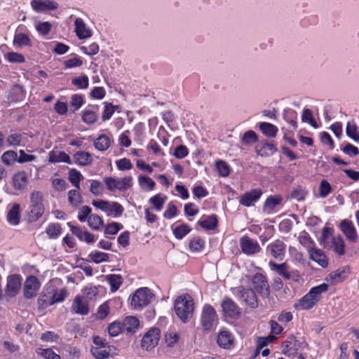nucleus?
<instances>
[{"mask_svg":"<svg viewBox=\"0 0 359 359\" xmlns=\"http://www.w3.org/2000/svg\"><path fill=\"white\" fill-rule=\"evenodd\" d=\"M166 201V196L162 194H157L149 198V203L154 210L157 212H160L162 210Z\"/></svg>","mask_w":359,"mask_h":359,"instance_id":"37","label":"nucleus"},{"mask_svg":"<svg viewBox=\"0 0 359 359\" xmlns=\"http://www.w3.org/2000/svg\"><path fill=\"white\" fill-rule=\"evenodd\" d=\"M191 229L188 224H182L176 226L173 229V234L177 239H182L185 236H187L190 231Z\"/></svg>","mask_w":359,"mask_h":359,"instance_id":"48","label":"nucleus"},{"mask_svg":"<svg viewBox=\"0 0 359 359\" xmlns=\"http://www.w3.org/2000/svg\"><path fill=\"white\" fill-rule=\"evenodd\" d=\"M121 332H124V330L121 322H114L108 327V333L110 337H116Z\"/></svg>","mask_w":359,"mask_h":359,"instance_id":"61","label":"nucleus"},{"mask_svg":"<svg viewBox=\"0 0 359 359\" xmlns=\"http://www.w3.org/2000/svg\"><path fill=\"white\" fill-rule=\"evenodd\" d=\"M132 176H126L123 178L114 177H105L103 182L108 191L115 192L116 191H124L130 188L133 184Z\"/></svg>","mask_w":359,"mask_h":359,"instance_id":"5","label":"nucleus"},{"mask_svg":"<svg viewBox=\"0 0 359 359\" xmlns=\"http://www.w3.org/2000/svg\"><path fill=\"white\" fill-rule=\"evenodd\" d=\"M46 232L50 238H57L61 234V227L59 224H50L47 226Z\"/></svg>","mask_w":359,"mask_h":359,"instance_id":"58","label":"nucleus"},{"mask_svg":"<svg viewBox=\"0 0 359 359\" xmlns=\"http://www.w3.org/2000/svg\"><path fill=\"white\" fill-rule=\"evenodd\" d=\"M340 230L342 231L346 239L351 242L356 241L358 237L355 227L353 222L348 219H343L340 223Z\"/></svg>","mask_w":359,"mask_h":359,"instance_id":"23","label":"nucleus"},{"mask_svg":"<svg viewBox=\"0 0 359 359\" xmlns=\"http://www.w3.org/2000/svg\"><path fill=\"white\" fill-rule=\"evenodd\" d=\"M216 169L221 177H227L231 172L230 166L222 160H218L215 163Z\"/></svg>","mask_w":359,"mask_h":359,"instance_id":"50","label":"nucleus"},{"mask_svg":"<svg viewBox=\"0 0 359 359\" xmlns=\"http://www.w3.org/2000/svg\"><path fill=\"white\" fill-rule=\"evenodd\" d=\"M161 332L158 328L150 329L142 339V346L144 349L149 351L158 345L160 339Z\"/></svg>","mask_w":359,"mask_h":359,"instance_id":"13","label":"nucleus"},{"mask_svg":"<svg viewBox=\"0 0 359 359\" xmlns=\"http://www.w3.org/2000/svg\"><path fill=\"white\" fill-rule=\"evenodd\" d=\"M89 257L93 262L96 264L109 261L108 254L97 250L92 251L89 255Z\"/></svg>","mask_w":359,"mask_h":359,"instance_id":"51","label":"nucleus"},{"mask_svg":"<svg viewBox=\"0 0 359 359\" xmlns=\"http://www.w3.org/2000/svg\"><path fill=\"white\" fill-rule=\"evenodd\" d=\"M114 347L109 346L106 340L99 336L93 337V346L91 353L95 359H107L109 357Z\"/></svg>","mask_w":359,"mask_h":359,"instance_id":"7","label":"nucleus"},{"mask_svg":"<svg viewBox=\"0 0 359 359\" xmlns=\"http://www.w3.org/2000/svg\"><path fill=\"white\" fill-rule=\"evenodd\" d=\"M310 258L317 262L322 267H326L328 264L327 259L324 252L316 248H311L309 250Z\"/></svg>","mask_w":359,"mask_h":359,"instance_id":"29","label":"nucleus"},{"mask_svg":"<svg viewBox=\"0 0 359 359\" xmlns=\"http://www.w3.org/2000/svg\"><path fill=\"white\" fill-rule=\"evenodd\" d=\"M74 26V32L79 39H86L92 36V29L84 22L82 18H76Z\"/></svg>","mask_w":359,"mask_h":359,"instance_id":"21","label":"nucleus"},{"mask_svg":"<svg viewBox=\"0 0 359 359\" xmlns=\"http://www.w3.org/2000/svg\"><path fill=\"white\" fill-rule=\"evenodd\" d=\"M25 91L22 86L20 85H14L10 90L9 97L13 102H20L25 99Z\"/></svg>","mask_w":359,"mask_h":359,"instance_id":"39","label":"nucleus"},{"mask_svg":"<svg viewBox=\"0 0 359 359\" xmlns=\"http://www.w3.org/2000/svg\"><path fill=\"white\" fill-rule=\"evenodd\" d=\"M41 287V283L34 276H29L23 286V294L26 299H32L36 296L39 289Z\"/></svg>","mask_w":359,"mask_h":359,"instance_id":"11","label":"nucleus"},{"mask_svg":"<svg viewBox=\"0 0 359 359\" xmlns=\"http://www.w3.org/2000/svg\"><path fill=\"white\" fill-rule=\"evenodd\" d=\"M200 322L205 331H210L215 326L217 322V315L211 305H204L201 311Z\"/></svg>","mask_w":359,"mask_h":359,"instance_id":"9","label":"nucleus"},{"mask_svg":"<svg viewBox=\"0 0 359 359\" xmlns=\"http://www.w3.org/2000/svg\"><path fill=\"white\" fill-rule=\"evenodd\" d=\"M30 5L36 13L54 11L58 8V4L53 0H32Z\"/></svg>","mask_w":359,"mask_h":359,"instance_id":"19","label":"nucleus"},{"mask_svg":"<svg viewBox=\"0 0 359 359\" xmlns=\"http://www.w3.org/2000/svg\"><path fill=\"white\" fill-rule=\"evenodd\" d=\"M72 83L79 89H86L89 85V79L86 75H83L73 79Z\"/></svg>","mask_w":359,"mask_h":359,"instance_id":"60","label":"nucleus"},{"mask_svg":"<svg viewBox=\"0 0 359 359\" xmlns=\"http://www.w3.org/2000/svg\"><path fill=\"white\" fill-rule=\"evenodd\" d=\"M60 280H51L45 286L43 291L38 299L37 304L40 309H46L56 303L62 302L67 296V290L60 286Z\"/></svg>","mask_w":359,"mask_h":359,"instance_id":"1","label":"nucleus"},{"mask_svg":"<svg viewBox=\"0 0 359 359\" xmlns=\"http://www.w3.org/2000/svg\"><path fill=\"white\" fill-rule=\"evenodd\" d=\"M252 284L254 290L262 297H267L269 294V284L262 274L257 273L253 276Z\"/></svg>","mask_w":359,"mask_h":359,"instance_id":"17","label":"nucleus"},{"mask_svg":"<svg viewBox=\"0 0 359 359\" xmlns=\"http://www.w3.org/2000/svg\"><path fill=\"white\" fill-rule=\"evenodd\" d=\"M224 315L232 319L238 318L241 315L240 309L236 304L229 298H225L222 302Z\"/></svg>","mask_w":359,"mask_h":359,"instance_id":"20","label":"nucleus"},{"mask_svg":"<svg viewBox=\"0 0 359 359\" xmlns=\"http://www.w3.org/2000/svg\"><path fill=\"white\" fill-rule=\"evenodd\" d=\"M179 340L177 332L169 330L165 334V341L168 346H173Z\"/></svg>","mask_w":359,"mask_h":359,"instance_id":"59","label":"nucleus"},{"mask_svg":"<svg viewBox=\"0 0 359 359\" xmlns=\"http://www.w3.org/2000/svg\"><path fill=\"white\" fill-rule=\"evenodd\" d=\"M330 230L331 229L330 228H325L323 229V238L322 240L323 244L326 247L329 242H331L333 250L339 255H344L345 246L343 238L340 236L337 237L330 236L329 233H330Z\"/></svg>","mask_w":359,"mask_h":359,"instance_id":"10","label":"nucleus"},{"mask_svg":"<svg viewBox=\"0 0 359 359\" xmlns=\"http://www.w3.org/2000/svg\"><path fill=\"white\" fill-rule=\"evenodd\" d=\"M88 226L93 230L98 231L104 226L103 219L97 215L92 214L88 218Z\"/></svg>","mask_w":359,"mask_h":359,"instance_id":"46","label":"nucleus"},{"mask_svg":"<svg viewBox=\"0 0 359 359\" xmlns=\"http://www.w3.org/2000/svg\"><path fill=\"white\" fill-rule=\"evenodd\" d=\"M257 140V135L253 130H248L245 132L242 137V142L245 145L255 143Z\"/></svg>","mask_w":359,"mask_h":359,"instance_id":"63","label":"nucleus"},{"mask_svg":"<svg viewBox=\"0 0 359 359\" xmlns=\"http://www.w3.org/2000/svg\"><path fill=\"white\" fill-rule=\"evenodd\" d=\"M105 278L109 284L112 292L117 291L123 283L122 276L119 274H109L106 276Z\"/></svg>","mask_w":359,"mask_h":359,"instance_id":"41","label":"nucleus"},{"mask_svg":"<svg viewBox=\"0 0 359 359\" xmlns=\"http://www.w3.org/2000/svg\"><path fill=\"white\" fill-rule=\"evenodd\" d=\"M79 189H72L68 192V201L73 206H77L82 202V196Z\"/></svg>","mask_w":359,"mask_h":359,"instance_id":"49","label":"nucleus"},{"mask_svg":"<svg viewBox=\"0 0 359 359\" xmlns=\"http://www.w3.org/2000/svg\"><path fill=\"white\" fill-rule=\"evenodd\" d=\"M1 158L5 165H11L15 161H18V154L12 150L6 151L2 154Z\"/></svg>","mask_w":359,"mask_h":359,"instance_id":"53","label":"nucleus"},{"mask_svg":"<svg viewBox=\"0 0 359 359\" xmlns=\"http://www.w3.org/2000/svg\"><path fill=\"white\" fill-rule=\"evenodd\" d=\"M205 247V241L199 237H194L189 241V249L192 252H201Z\"/></svg>","mask_w":359,"mask_h":359,"instance_id":"54","label":"nucleus"},{"mask_svg":"<svg viewBox=\"0 0 359 359\" xmlns=\"http://www.w3.org/2000/svg\"><path fill=\"white\" fill-rule=\"evenodd\" d=\"M349 273L350 269L348 266H342L328 274L325 278V280L327 283L334 285L345 280L348 278Z\"/></svg>","mask_w":359,"mask_h":359,"instance_id":"14","label":"nucleus"},{"mask_svg":"<svg viewBox=\"0 0 359 359\" xmlns=\"http://www.w3.org/2000/svg\"><path fill=\"white\" fill-rule=\"evenodd\" d=\"M84 104L83 97L80 94H74L71 97L70 106L74 111L79 109Z\"/></svg>","mask_w":359,"mask_h":359,"instance_id":"64","label":"nucleus"},{"mask_svg":"<svg viewBox=\"0 0 359 359\" xmlns=\"http://www.w3.org/2000/svg\"><path fill=\"white\" fill-rule=\"evenodd\" d=\"M138 184L142 189L146 191H152L155 186V182L149 177L140 175L138 177Z\"/></svg>","mask_w":359,"mask_h":359,"instance_id":"42","label":"nucleus"},{"mask_svg":"<svg viewBox=\"0 0 359 359\" xmlns=\"http://www.w3.org/2000/svg\"><path fill=\"white\" fill-rule=\"evenodd\" d=\"M82 178L83 175L79 170L74 168L69 170L68 179L76 189H80V182Z\"/></svg>","mask_w":359,"mask_h":359,"instance_id":"45","label":"nucleus"},{"mask_svg":"<svg viewBox=\"0 0 359 359\" xmlns=\"http://www.w3.org/2000/svg\"><path fill=\"white\" fill-rule=\"evenodd\" d=\"M73 158L74 163L81 166L89 165L93 161L92 155L89 152L84 151L76 152Z\"/></svg>","mask_w":359,"mask_h":359,"instance_id":"33","label":"nucleus"},{"mask_svg":"<svg viewBox=\"0 0 359 359\" xmlns=\"http://www.w3.org/2000/svg\"><path fill=\"white\" fill-rule=\"evenodd\" d=\"M263 192L260 189H253L241 195L239 203L245 207L254 205V204L259 200Z\"/></svg>","mask_w":359,"mask_h":359,"instance_id":"18","label":"nucleus"},{"mask_svg":"<svg viewBox=\"0 0 359 359\" xmlns=\"http://www.w3.org/2000/svg\"><path fill=\"white\" fill-rule=\"evenodd\" d=\"M4 57L11 63H23L25 62L24 55L17 52H8L4 55Z\"/></svg>","mask_w":359,"mask_h":359,"instance_id":"52","label":"nucleus"},{"mask_svg":"<svg viewBox=\"0 0 359 359\" xmlns=\"http://www.w3.org/2000/svg\"><path fill=\"white\" fill-rule=\"evenodd\" d=\"M13 45L17 49H22L25 47L30 48L32 46V41L28 34L16 30L13 36Z\"/></svg>","mask_w":359,"mask_h":359,"instance_id":"22","label":"nucleus"},{"mask_svg":"<svg viewBox=\"0 0 359 359\" xmlns=\"http://www.w3.org/2000/svg\"><path fill=\"white\" fill-rule=\"evenodd\" d=\"M233 337L231 333L227 330H221L217 335V344L218 345L226 349L230 348L233 343Z\"/></svg>","mask_w":359,"mask_h":359,"instance_id":"28","label":"nucleus"},{"mask_svg":"<svg viewBox=\"0 0 359 359\" xmlns=\"http://www.w3.org/2000/svg\"><path fill=\"white\" fill-rule=\"evenodd\" d=\"M346 135L355 142L359 141V133L357 130L356 125L354 122H348L346 128Z\"/></svg>","mask_w":359,"mask_h":359,"instance_id":"57","label":"nucleus"},{"mask_svg":"<svg viewBox=\"0 0 359 359\" xmlns=\"http://www.w3.org/2000/svg\"><path fill=\"white\" fill-rule=\"evenodd\" d=\"M34 27L40 35L46 36L50 32L52 25L49 22L36 21L34 23Z\"/></svg>","mask_w":359,"mask_h":359,"instance_id":"47","label":"nucleus"},{"mask_svg":"<svg viewBox=\"0 0 359 359\" xmlns=\"http://www.w3.org/2000/svg\"><path fill=\"white\" fill-rule=\"evenodd\" d=\"M198 224L204 229L213 230L217 226V217L215 215H203Z\"/></svg>","mask_w":359,"mask_h":359,"instance_id":"31","label":"nucleus"},{"mask_svg":"<svg viewBox=\"0 0 359 359\" xmlns=\"http://www.w3.org/2000/svg\"><path fill=\"white\" fill-rule=\"evenodd\" d=\"M286 245L280 240H276L268 245L266 248L267 254L273 258L281 261L285 256Z\"/></svg>","mask_w":359,"mask_h":359,"instance_id":"16","label":"nucleus"},{"mask_svg":"<svg viewBox=\"0 0 359 359\" xmlns=\"http://www.w3.org/2000/svg\"><path fill=\"white\" fill-rule=\"evenodd\" d=\"M22 135L20 133H14L10 134L6 139V142L10 147H18L22 142Z\"/></svg>","mask_w":359,"mask_h":359,"instance_id":"62","label":"nucleus"},{"mask_svg":"<svg viewBox=\"0 0 359 359\" xmlns=\"http://www.w3.org/2000/svg\"><path fill=\"white\" fill-rule=\"evenodd\" d=\"M71 231L80 241H84L88 243H92L95 242V236L87 231H83L80 227L75 226L73 225L69 226Z\"/></svg>","mask_w":359,"mask_h":359,"instance_id":"32","label":"nucleus"},{"mask_svg":"<svg viewBox=\"0 0 359 359\" xmlns=\"http://www.w3.org/2000/svg\"><path fill=\"white\" fill-rule=\"evenodd\" d=\"M44 212L43 203V194L41 192L35 191L30 195V204L28 208V218L30 222H35L39 219Z\"/></svg>","mask_w":359,"mask_h":359,"instance_id":"4","label":"nucleus"},{"mask_svg":"<svg viewBox=\"0 0 359 359\" xmlns=\"http://www.w3.org/2000/svg\"><path fill=\"white\" fill-rule=\"evenodd\" d=\"M241 298L252 308L257 306V299L255 291L250 289H243L241 292Z\"/></svg>","mask_w":359,"mask_h":359,"instance_id":"34","label":"nucleus"},{"mask_svg":"<svg viewBox=\"0 0 359 359\" xmlns=\"http://www.w3.org/2000/svg\"><path fill=\"white\" fill-rule=\"evenodd\" d=\"M20 204L15 203L8 211L7 215V221L10 224L17 225L19 224L20 219Z\"/></svg>","mask_w":359,"mask_h":359,"instance_id":"38","label":"nucleus"},{"mask_svg":"<svg viewBox=\"0 0 359 359\" xmlns=\"http://www.w3.org/2000/svg\"><path fill=\"white\" fill-rule=\"evenodd\" d=\"M239 244L242 252L248 256L255 255L261 250L258 242L248 236H242L240 238Z\"/></svg>","mask_w":359,"mask_h":359,"instance_id":"12","label":"nucleus"},{"mask_svg":"<svg viewBox=\"0 0 359 359\" xmlns=\"http://www.w3.org/2000/svg\"><path fill=\"white\" fill-rule=\"evenodd\" d=\"M28 180L25 171H18L13 176V184L15 189L22 190L26 188Z\"/></svg>","mask_w":359,"mask_h":359,"instance_id":"30","label":"nucleus"},{"mask_svg":"<svg viewBox=\"0 0 359 359\" xmlns=\"http://www.w3.org/2000/svg\"><path fill=\"white\" fill-rule=\"evenodd\" d=\"M154 297V294L149 288H139L132 296L131 305L136 309H142L149 304Z\"/></svg>","mask_w":359,"mask_h":359,"instance_id":"8","label":"nucleus"},{"mask_svg":"<svg viewBox=\"0 0 359 359\" xmlns=\"http://www.w3.org/2000/svg\"><path fill=\"white\" fill-rule=\"evenodd\" d=\"M259 128L264 135L269 137H275L278 133L277 127L270 123L262 122L259 123Z\"/></svg>","mask_w":359,"mask_h":359,"instance_id":"43","label":"nucleus"},{"mask_svg":"<svg viewBox=\"0 0 359 359\" xmlns=\"http://www.w3.org/2000/svg\"><path fill=\"white\" fill-rule=\"evenodd\" d=\"M269 265L271 269L275 271L278 274L283 276L287 280L290 278V273L287 270V266L285 263L276 264L273 261H270L269 262Z\"/></svg>","mask_w":359,"mask_h":359,"instance_id":"40","label":"nucleus"},{"mask_svg":"<svg viewBox=\"0 0 359 359\" xmlns=\"http://www.w3.org/2000/svg\"><path fill=\"white\" fill-rule=\"evenodd\" d=\"M99 107L97 105H92L86 108L82 111L81 119L88 125L94 124L98 120Z\"/></svg>","mask_w":359,"mask_h":359,"instance_id":"24","label":"nucleus"},{"mask_svg":"<svg viewBox=\"0 0 359 359\" xmlns=\"http://www.w3.org/2000/svg\"><path fill=\"white\" fill-rule=\"evenodd\" d=\"M48 161L50 163H67L72 164L70 156L65 151L58 150H52L48 153Z\"/></svg>","mask_w":359,"mask_h":359,"instance_id":"26","label":"nucleus"},{"mask_svg":"<svg viewBox=\"0 0 359 359\" xmlns=\"http://www.w3.org/2000/svg\"><path fill=\"white\" fill-rule=\"evenodd\" d=\"M22 285V278L20 275L14 274L7 278L5 294L8 297H14L18 293Z\"/></svg>","mask_w":359,"mask_h":359,"instance_id":"15","label":"nucleus"},{"mask_svg":"<svg viewBox=\"0 0 359 359\" xmlns=\"http://www.w3.org/2000/svg\"><path fill=\"white\" fill-rule=\"evenodd\" d=\"M297 116V112L292 109H287L285 110L283 112L284 119L287 123H289L294 129H296L297 127V121H296Z\"/></svg>","mask_w":359,"mask_h":359,"instance_id":"55","label":"nucleus"},{"mask_svg":"<svg viewBox=\"0 0 359 359\" xmlns=\"http://www.w3.org/2000/svg\"><path fill=\"white\" fill-rule=\"evenodd\" d=\"M174 308L177 316L182 323H186L194 311V300L189 294L179 296L175 301Z\"/></svg>","mask_w":359,"mask_h":359,"instance_id":"3","label":"nucleus"},{"mask_svg":"<svg viewBox=\"0 0 359 359\" xmlns=\"http://www.w3.org/2000/svg\"><path fill=\"white\" fill-rule=\"evenodd\" d=\"M72 310L74 313L79 315H87L89 309L87 302L80 296H76L72 303Z\"/></svg>","mask_w":359,"mask_h":359,"instance_id":"27","label":"nucleus"},{"mask_svg":"<svg viewBox=\"0 0 359 359\" xmlns=\"http://www.w3.org/2000/svg\"><path fill=\"white\" fill-rule=\"evenodd\" d=\"M124 332L133 333L139 327V320L135 316L126 317L121 323Z\"/></svg>","mask_w":359,"mask_h":359,"instance_id":"36","label":"nucleus"},{"mask_svg":"<svg viewBox=\"0 0 359 359\" xmlns=\"http://www.w3.org/2000/svg\"><path fill=\"white\" fill-rule=\"evenodd\" d=\"M276 145L273 143H265L257 149V153L261 156H269L276 151Z\"/></svg>","mask_w":359,"mask_h":359,"instance_id":"44","label":"nucleus"},{"mask_svg":"<svg viewBox=\"0 0 359 359\" xmlns=\"http://www.w3.org/2000/svg\"><path fill=\"white\" fill-rule=\"evenodd\" d=\"M282 200V197L278 195L268 197L264 204V211L268 214H272L275 208L280 204Z\"/></svg>","mask_w":359,"mask_h":359,"instance_id":"35","label":"nucleus"},{"mask_svg":"<svg viewBox=\"0 0 359 359\" xmlns=\"http://www.w3.org/2000/svg\"><path fill=\"white\" fill-rule=\"evenodd\" d=\"M36 352L44 359H60V356L51 348H39L36 349Z\"/></svg>","mask_w":359,"mask_h":359,"instance_id":"56","label":"nucleus"},{"mask_svg":"<svg viewBox=\"0 0 359 359\" xmlns=\"http://www.w3.org/2000/svg\"><path fill=\"white\" fill-rule=\"evenodd\" d=\"M114 140L111 136L101 134L93 141V146L99 151H105L111 146Z\"/></svg>","mask_w":359,"mask_h":359,"instance_id":"25","label":"nucleus"},{"mask_svg":"<svg viewBox=\"0 0 359 359\" xmlns=\"http://www.w3.org/2000/svg\"><path fill=\"white\" fill-rule=\"evenodd\" d=\"M92 205L112 217H120L124 211L123 207L119 203L115 201L93 200Z\"/></svg>","mask_w":359,"mask_h":359,"instance_id":"6","label":"nucleus"},{"mask_svg":"<svg viewBox=\"0 0 359 359\" xmlns=\"http://www.w3.org/2000/svg\"><path fill=\"white\" fill-rule=\"evenodd\" d=\"M328 290L327 283H321L311 287L302 297L294 304L297 311H308L316 306L322 299V294Z\"/></svg>","mask_w":359,"mask_h":359,"instance_id":"2","label":"nucleus"}]
</instances>
